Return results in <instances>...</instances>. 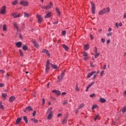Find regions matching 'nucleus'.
<instances>
[{"label":"nucleus","mask_w":126,"mask_h":126,"mask_svg":"<svg viewBox=\"0 0 126 126\" xmlns=\"http://www.w3.org/2000/svg\"><path fill=\"white\" fill-rule=\"evenodd\" d=\"M95 55H94V57L95 59H97L98 57V56H100V53H95Z\"/></svg>","instance_id":"34"},{"label":"nucleus","mask_w":126,"mask_h":126,"mask_svg":"<svg viewBox=\"0 0 126 126\" xmlns=\"http://www.w3.org/2000/svg\"><path fill=\"white\" fill-rule=\"evenodd\" d=\"M124 96L126 97V91L124 92Z\"/></svg>","instance_id":"64"},{"label":"nucleus","mask_w":126,"mask_h":126,"mask_svg":"<svg viewBox=\"0 0 126 126\" xmlns=\"http://www.w3.org/2000/svg\"><path fill=\"white\" fill-rule=\"evenodd\" d=\"M64 71H63L62 72L61 75L59 76L58 77V80L57 81V83H59V82H60V81H62V80H63V77H64Z\"/></svg>","instance_id":"2"},{"label":"nucleus","mask_w":126,"mask_h":126,"mask_svg":"<svg viewBox=\"0 0 126 126\" xmlns=\"http://www.w3.org/2000/svg\"><path fill=\"white\" fill-rule=\"evenodd\" d=\"M94 83H95L94 82H92L90 85H88V87L89 88H90V87H91V86H92V85H94Z\"/></svg>","instance_id":"32"},{"label":"nucleus","mask_w":126,"mask_h":126,"mask_svg":"<svg viewBox=\"0 0 126 126\" xmlns=\"http://www.w3.org/2000/svg\"><path fill=\"white\" fill-rule=\"evenodd\" d=\"M0 73H4V70H0Z\"/></svg>","instance_id":"61"},{"label":"nucleus","mask_w":126,"mask_h":126,"mask_svg":"<svg viewBox=\"0 0 126 126\" xmlns=\"http://www.w3.org/2000/svg\"><path fill=\"white\" fill-rule=\"evenodd\" d=\"M6 96H7V94H2V96L4 97L5 98V97H6Z\"/></svg>","instance_id":"46"},{"label":"nucleus","mask_w":126,"mask_h":126,"mask_svg":"<svg viewBox=\"0 0 126 126\" xmlns=\"http://www.w3.org/2000/svg\"><path fill=\"white\" fill-rule=\"evenodd\" d=\"M32 43L35 48H38L39 47V43L35 40H32Z\"/></svg>","instance_id":"12"},{"label":"nucleus","mask_w":126,"mask_h":126,"mask_svg":"<svg viewBox=\"0 0 126 126\" xmlns=\"http://www.w3.org/2000/svg\"><path fill=\"white\" fill-rule=\"evenodd\" d=\"M98 118H99V114H97L96 115V116L94 119V122H96V121L97 120V119H98Z\"/></svg>","instance_id":"42"},{"label":"nucleus","mask_w":126,"mask_h":126,"mask_svg":"<svg viewBox=\"0 0 126 126\" xmlns=\"http://www.w3.org/2000/svg\"><path fill=\"white\" fill-rule=\"evenodd\" d=\"M94 50L95 54H96V53H97V47H94Z\"/></svg>","instance_id":"48"},{"label":"nucleus","mask_w":126,"mask_h":126,"mask_svg":"<svg viewBox=\"0 0 126 126\" xmlns=\"http://www.w3.org/2000/svg\"><path fill=\"white\" fill-rule=\"evenodd\" d=\"M43 106L45 105V98H42Z\"/></svg>","instance_id":"51"},{"label":"nucleus","mask_w":126,"mask_h":126,"mask_svg":"<svg viewBox=\"0 0 126 126\" xmlns=\"http://www.w3.org/2000/svg\"><path fill=\"white\" fill-rule=\"evenodd\" d=\"M106 67H107V65L104 64V65H103V70L106 69Z\"/></svg>","instance_id":"58"},{"label":"nucleus","mask_w":126,"mask_h":126,"mask_svg":"<svg viewBox=\"0 0 126 126\" xmlns=\"http://www.w3.org/2000/svg\"><path fill=\"white\" fill-rule=\"evenodd\" d=\"M14 100H15V97L14 96H11L9 99V102H13Z\"/></svg>","instance_id":"19"},{"label":"nucleus","mask_w":126,"mask_h":126,"mask_svg":"<svg viewBox=\"0 0 126 126\" xmlns=\"http://www.w3.org/2000/svg\"><path fill=\"white\" fill-rule=\"evenodd\" d=\"M97 77V74H94L93 77V79H95Z\"/></svg>","instance_id":"60"},{"label":"nucleus","mask_w":126,"mask_h":126,"mask_svg":"<svg viewBox=\"0 0 126 126\" xmlns=\"http://www.w3.org/2000/svg\"><path fill=\"white\" fill-rule=\"evenodd\" d=\"M5 10H6V6L5 5L2 6L0 9V14H4V13H5Z\"/></svg>","instance_id":"3"},{"label":"nucleus","mask_w":126,"mask_h":126,"mask_svg":"<svg viewBox=\"0 0 126 126\" xmlns=\"http://www.w3.org/2000/svg\"><path fill=\"white\" fill-rule=\"evenodd\" d=\"M90 38L92 40H93V39H94V36H93L92 34H90Z\"/></svg>","instance_id":"53"},{"label":"nucleus","mask_w":126,"mask_h":126,"mask_svg":"<svg viewBox=\"0 0 126 126\" xmlns=\"http://www.w3.org/2000/svg\"><path fill=\"white\" fill-rule=\"evenodd\" d=\"M94 96H95V94H90V97H91V98H93V97H94Z\"/></svg>","instance_id":"45"},{"label":"nucleus","mask_w":126,"mask_h":126,"mask_svg":"<svg viewBox=\"0 0 126 126\" xmlns=\"http://www.w3.org/2000/svg\"><path fill=\"white\" fill-rule=\"evenodd\" d=\"M63 49L65 50V51H68L69 50V49L68 48V47H67V46H66L65 44H63L62 45Z\"/></svg>","instance_id":"15"},{"label":"nucleus","mask_w":126,"mask_h":126,"mask_svg":"<svg viewBox=\"0 0 126 126\" xmlns=\"http://www.w3.org/2000/svg\"><path fill=\"white\" fill-rule=\"evenodd\" d=\"M31 121L33 123H35L36 124H37L38 123V120L34 119V118H32Z\"/></svg>","instance_id":"24"},{"label":"nucleus","mask_w":126,"mask_h":126,"mask_svg":"<svg viewBox=\"0 0 126 126\" xmlns=\"http://www.w3.org/2000/svg\"><path fill=\"white\" fill-rule=\"evenodd\" d=\"M42 53L46 54L48 57H50V53H49V51L47 50V49H44L43 51H42Z\"/></svg>","instance_id":"14"},{"label":"nucleus","mask_w":126,"mask_h":126,"mask_svg":"<svg viewBox=\"0 0 126 126\" xmlns=\"http://www.w3.org/2000/svg\"><path fill=\"white\" fill-rule=\"evenodd\" d=\"M28 49L27 46L26 45H24L23 46V50H24V51H26Z\"/></svg>","instance_id":"33"},{"label":"nucleus","mask_w":126,"mask_h":126,"mask_svg":"<svg viewBox=\"0 0 126 126\" xmlns=\"http://www.w3.org/2000/svg\"><path fill=\"white\" fill-rule=\"evenodd\" d=\"M21 14H17V13H13L12 14V16L14 17V18H16L17 17H19L20 16Z\"/></svg>","instance_id":"11"},{"label":"nucleus","mask_w":126,"mask_h":126,"mask_svg":"<svg viewBox=\"0 0 126 126\" xmlns=\"http://www.w3.org/2000/svg\"><path fill=\"white\" fill-rule=\"evenodd\" d=\"M19 52L20 56H21V57H23V53H22V51H21V50H19Z\"/></svg>","instance_id":"40"},{"label":"nucleus","mask_w":126,"mask_h":126,"mask_svg":"<svg viewBox=\"0 0 126 126\" xmlns=\"http://www.w3.org/2000/svg\"><path fill=\"white\" fill-rule=\"evenodd\" d=\"M14 27L17 29V30H18V26H17V23H14Z\"/></svg>","instance_id":"30"},{"label":"nucleus","mask_w":126,"mask_h":126,"mask_svg":"<svg viewBox=\"0 0 126 126\" xmlns=\"http://www.w3.org/2000/svg\"><path fill=\"white\" fill-rule=\"evenodd\" d=\"M23 119L25 121L26 124H27L28 123V120L27 117H26V116H24Z\"/></svg>","instance_id":"31"},{"label":"nucleus","mask_w":126,"mask_h":126,"mask_svg":"<svg viewBox=\"0 0 126 126\" xmlns=\"http://www.w3.org/2000/svg\"><path fill=\"white\" fill-rule=\"evenodd\" d=\"M0 108L2 110H4V107H3V105H2V103H1V101H0Z\"/></svg>","instance_id":"28"},{"label":"nucleus","mask_w":126,"mask_h":126,"mask_svg":"<svg viewBox=\"0 0 126 126\" xmlns=\"http://www.w3.org/2000/svg\"><path fill=\"white\" fill-rule=\"evenodd\" d=\"M51 12H49V13H48L45 16V18H49V17H51Z\"/></svg>","instance_id":"21"},{"label":"nucleus","mask_w":126,"mask_h":126,"mask_svg":"<svg viewBox=\"0 0 126 126\" xmlns=\"http://www.w3.org/2000/svg\"><path fill=\"white\" fill-rule=\"evenodd\" d=\"M62 114H61V113H59V114H58L57 117L58 118H60V117H62Z\"/></svg>","instance_id":"57"},{"label":"nucleus","mask_w":126,"mask_h":126,"mask_svg":"<svg viewBox=\"0 0 126 126\" xmlns=\"http://www.w3.org/2000/svg\"><path fill=\"white\" fill-rule=\"evenodd\" d=\"M26 110H27L28 111H33V109H32V107L30 106L27 107L26 108Z\"/></svg>","instance_id":"25"},{"label":"nucleus","mask_w":126,"mask_h":126,"mask_svg":"<svg viewBox=\"0 0 126 126\" xmlns=\"http://www.w3.org/2000/svg\"><path fill=\"white\" fill-rule=\"evenodd\" d=\"M16 46L17 48H21V46H22V42L20 41L16 43Z\"/></svg>","instance_id":"13"},{"label":"nucleus","mask_w":126,"mask_h":126,"mask_svg":"<svg viewBox=\"0 0 126 126\" xmlns=\"http://www.w3.org/2000/svg\"><path fill=\"white\" fill-rule=\"evenodd\" d=\"M91 6H92V12L93 14H95V4L93 2H91Z\"/></svg>","instance_id":"5"},{"label":"nucleus","mask_w":126,"mask_h":126,"mask_svg":"<svg viewBox=\"0 0 126 126\" xmlns=\"http://www.w3.org/2000/svg\"><path fill=\"white\" fill-rule=\"evenodd\" d=\"M84 49L85 51H88L89 49V46L88 44H86L84 46Z\"/></svg>","instance_id":"18"},{"label":"nucleus","mask_w":126,"mask_h":126,"mask_svg":"<svg viewBox=\"0 0 126 126\" xmlns=\"http://www.w3.org/2000/svg\"><path fill=\"white\" fill-rule=\"evenodd\" d=\"M24 15L25 17H29L30 16V15L26 12L24 13Z\"/></svg>","instance_id":"26"},{"label":"nucleus","mask_w":126,"mask_h":126,"mask_svg":"<svg viewBox=\"0 0 126 126\" xmlns=\"http://www.w3.org/2000/svg\"><path fill=\"white\" fill-rule=\"evenodd\" d=\"M99 101L100 102H101V103H106V99L104 98H102V97H100L99 98Z\"/></svg>","instance_id":"16"},{"label":"nucleus","mask_w":126,"mask_h":126,"mask_svg":"<svg viewBox=\"0 0 126 126\" xmlns=\"http://www.w3.org/2000/svg\"><path fill=\"white\" fill-rule=\"evenodd\" d=\"M97 106L96 105H93V106L92 108V110H94V109H96L97 108Z\"/></svg>","instance_id":"43"},{"label":"nucleus","mask_w":126,"mask_h":126,"mask_svg":"<svg viewBox=\"0 0 126 126\" xmlns=\"http://www.w3.org/2000/svg\"><path fill=\"white\" fill-rule=\"evenodd\" d=\"M36 16L38 18V23H41V22H42V21L43 20V18H42V16L39 15H37Z\"/></svg>","instance_id":"9"},{"label":"nucleus","mask_w":126,"mask_h":126,"mask_svg":"<svg viewBox=\"0 0 126 126\" xmlns=\"http://www.w3.org/2000/svg\"><path fill=\"white\" fill-rule=\"evenodd\" d=\"M94 73H96V71H94L89 73L87 76V78H90V77H91V76H92V75H93V74H94Z\"/></svg>","instance_id":"10"},{"label":"nucleus","mask_w":126,"mask_h":126,"mask_svg":"<svg viewBox=\"0 0 126 126\" xmlns=\"http://www.w3.org/2000/svg\"><path fill=\"white\" fill-rule=\"evenodd\" d=\"M17 2H18V1L16 0L12 3V4H13V5H15L17 4Z\"/></svg>","instance_id":"38"},{"label":"nucleus","mask_w":126,"mask_h":126,"mask_svg":"<svg viewBox=\"0 0 126 126\" xmlns=\"http://www.w3.org/2000/svg\"><path fill=\"white\" fill-rule=\"evenodd\" d=\"M103 74H104V70H102L100 72V76H103Z\"/></svg>","instance_id":"49"},{"label":"nucleus","mask_w":126,"mask_h":126,"mask_svg":"<svg viewBox=\"0 0 126 126\" xmlns=\"http://www.w3.org/2000/svg\"><path fill=\"white\" fill-rule=\"evenodd\" d=\"M56 10L59 16H61V12L60 11V10L58 8H56Z\"/></svg>","instance_id":"27"},{"label":"nucleus","mask_w":126,"mask_h":126,"mask_svg":"<svg viewBox=\"0 0 126 126\" xmlns=\"http://www.w3.org/2000/svg\"><path fill=\"white\" fill-rule=\"evenodd\" d=\"M83 107H84V104H80L79 106V107H78V109H81V108H83Z\"/></svg>","instance_id":"35"},{"label":"nucleus","mask_w":126,"mask_h":126,"mask_svg":"<svg viewBox=\"0 0 126 126\" xmlns=\"http://www.w3.org/2000/svg\"><path fill=\"white\" fill-rule=\"evenodd\" d=\"M53 24H55V25L58 24V23H59V21H57L56 22H53Z\"/></svg>","instance_id":"62"},{"label":"nucleus","mask_w":126,"mask_h":126,"mask_svg":"<svg viewBox=\"0 0 126 126\" xmlns=\"http://www.w3.org/2000/svg\"><path fill=\"white\" fill-rule=\"evenodd\" d=\"M50 69V60H48L46 65L45 72H48Z\"/></svg>","instance_id":"4"},{"label":"nucleus","mask_w":126,"mask_h":126,"mask_svg":"<svg viewBox=\"0 0 126 126\" xmlns=\"http://www.w3.org/2000/svg\"><path fill=\"white\" fill-rule=\"evenodd\" d=\"M52 93H55L57 96L61 95V92L59 90H54L52 91Z\"/></svg>","instance_id":"7"},{"label":"nucleus","mask_w":126,"mask_h":126,"mask_svg":"<svg viewBox=\"0 0 126 126\" xmlns=\"http://www.w3.org/2000/svg\"><path fill=\"white\" fill-rule=\"evenodd\" d=\"M110 42H111V41L110 40V39H108L107 40V42H106L107 44H110Z\"/></svg>","instance_id":"59"},{"label":"nucleus","mask_w":126,"mask_h":126,"mask_svg":"<svg viewBox=\"0 0 126 126\" xmlns=\"http://www.w3.org/2000/svg\"><path fill=\"white\" fill-rule=\"evenodd\" d=\"M3 31H6L7 30L6 26H5V25H3Z\"/></svg>","instance_id":"37"},{"label":"nucleus","mask_w":126,"mask_h":126,"mask_svg":"<svg viewBox=\"0 0 126 126\" xmlns=\"http://www.w3.org/2000/svg\"><path fill=\"white\" fill-rule=\"evenodd\" d=\"M66 104H68V101L64 100L63 102V105H66Z\"/></svg>","instance_id":"41"},{"label":"nucleus","mask_w":126,"mask_h":126,"mask_svg":"<svg viewBox=\"0 0 126 126\" xmlns=\"http://www.w3.org/2000/svg\"><path fill=\"white\" fill-rule=\"evenodd\" d=\"M108 37H110V36H111L112 33L111 32H109L107 34Z\"/></svg>","instance_id":"52"},{"label":"nucleus","mask_w":126,"mask_h":126,"mask_svg":"<svg viewBox=\"0 0 126 126\" xmlns=\"http://www.w3.org/2000/svg\"><path fill=\"white\" fill-rule=\"evenodd\" d=\"M83 57H87L88 56V54H87L86 52H83Z\"/></svg>","instance_id":"39"},{"label":"nucleus","mask_w":126,"mask_h":126,"mask_svg":"<svg viewBox=\"0 0 126 126\" xmlns=\"http://www.w3.org/2000/svg\"><path fill=\"white\" fill-rule=\"evenodd\" d=\"M103 9H104L105 13H108V12H110V7H109L106 8H104Z\"/></svg>","instance_id":"22"},{"label":"nucleus","mask_w":126,"mask_h":126,"mask_svg":"<svg viewBox=\"0 0 126 126\" xmlns=\"http://www.w3.org/2000/svg\"><path fill=\"white\" fill-rule=\"evenodd\" d=\"M4 86V84L0 83V87H3Z\"/></svg>","instance_id":"50"},{"label":"nucleus","mask_w":126,"mask_h":126,"mask_svg":"<svg viewBox=\"0 0 126 126\" xmlns=\"http://www.w3.org/2000/svg\"><path fill=\"white\" fill-rule=\"evenodd\" d=\"M20 4H22L23 6H27V5H28V2L27 1L22 0L20 1Z\"/></svg>","instance_id":"8"},{"label":"nucleus","mask_w":126,"mask_h":126,"mask_svg":"<svg viewBox=\"0 0 126 126\" xmlns=\"http://www.w3.org/2000/svg\"><path fill=\"white\" fill-rule=\"evenodd\" d=\"M75 91H78V92L79 91V89H78V85H77V86H76V89H75Z\"/></svg>","instance_id":"47"},{"label":"nucleus","mask_w":126,"mask_h":126,"mask_svg":"<svg viewBox=\"0 0 126 126\" xmlns=\"http://www.w3.org/2000/svg\"><path fill=\"white\" fill-rule=\"evenodd\" d=\"M105 13H106V12H105V10L102 9L99 12V15H103V14H105Z\"/></svg>","instance_id":"20"},{"label":"nucleus","mask_w":126,"mask_h":126,"mask_svg":"<svg viewBox=\"0 0 126 126\" xmlns=\"http://www.w3.org/2000/svg\"><path fill=\"white\" fill-rule=\"evenodd\" d=\"M6 77L7 79H8V77H9V74H8V73H6Z\"/></svg>","instance_id":"55"},{"label":"nucleus","mask_w":126,"mask_h":126,"mask_svg":"<svg viewBox=\"0 0 126 126\" xmlns=\"http://www.w3.org/2000/svg\"><path fill=\"white\" fill-rule=\"evenodd\" d=\"M53 5H54L53 4V2H50L49 4L44 7V9H50L53 7Z\"/></svg>","instance_id":"6"},{"label":"nucleus","mask_w":126,"mask_h":126,"mask_svg":"<svg viewBox=\"0 0 126 126\" xmlns=\"http://www.w3.org/2000/svg\"><path fill=\"white\" fill-rule=\"evenodd\" d=\"M62 34L64 36L65 35V34H66V32L65 31H63L62 32Z\"/></svg>","instance_id":"44"},{"label":"nucleus","mask_w":126,"mask_h":126,"mask_svg":"<svg viewBox=\"0 0 126 126\" xmlns=\"http://www.w3.org/2000/svg\"><path fill=\"white\" fill-rule=\"evenodd\" d=\"M21 120H22V117L17 119V120L16 121V125H18V124H19L20 122H21Z\"/></svg>","instance_id":"17"},{"label":"nucleus","mask_w":126,"mask_h":126,"mask_svg":"<svg viewBox=\"0 0 126 126\" xmlns=\"http://www.w3.org/2000/svg\"><path fill=\"white\" fill-rule=\"evenodd\" d=\"M47 114H48V116L47 117L48 120H52V118L53 117V107L49 108L47 112Z\"/></svg>","instance_id":"1"},{"label":"nucleus","mask_w":126,"mask_h":126,"mask_svg":"<svg viewBox=\"0 0 126 126\" xmlns=\"http://www.w3.org/2000/svg\"><path fill=\"white\" fill-rule=\"evenodd\" d=\"M101 41L102 43H105V39L101 38Z\"/></svg>","instance_id":"56"},{"label":"nucleus","mask_w":126,"mask_h":126,"mask_svg":"<svg viewBox=\"0 0 126 126\" xmlns=\"http://www.w3.org/2000/svg\"><path fill=\"white\" fill-rule=\"evenodd\" d=\"M122 112L123 114H125V113L126 112V106L122 109Z\"/></svg>","instance_id":"36"},{"label":"nucleus","mask_w":126,"mask_h":126,"mask_svg":"<svg viewBox=\"0 0 126 126\" xmlns=\"http://www.w3.org/2000/svg\"><path fill=\"white\" fill-rule=\"evenodd\" d=\"M67 122V118L65 117L64 120L63 121L62 123L63 124H66V123Z\"/></svg>","instance_id":"29"},{"label":"nucleus","mask_w":126,"mask_h":126,"mask_svg":"<svg viewBox=\"0 0 126 126\" xmlns=\"http://www.w3.org/2000/svg\"><path fill=\"white\" fill-rule=\"evenodd\" d=\"M32 116L33 117H35V116H36V111H33V112L32 113Z\"/></svg>","instance_id":"54"},{"label":"nucleus","mask_w":126,"mask_h":126,"mask_svg":"<svg viewBox=\"0 0 126 126\" xmlns=\"http://www.w3.org/2000/svg\"><path fill=\"white\" fill-rule=\"evenodd\" d=\"M52 67L54 69H58V68H59V66H58L57 65H54L53 64H52Z\"/></svg>","instance_id":"23"},{"label":"nucleus","mask_w":126,"mask_h":126,"mask_svg":"<svg viewBox=\"0 0 126 126\" xmlns=\"http://www.w3.org/2000/svg\"><path fill=\"white\" fill-rule=\"evenodd\" d=\"M123 18H124V19H126V13L124 14Z\"/></svg>","instance_id":"63"}]
</instances>
